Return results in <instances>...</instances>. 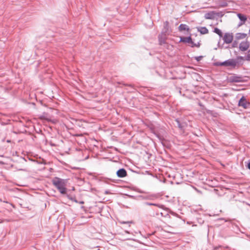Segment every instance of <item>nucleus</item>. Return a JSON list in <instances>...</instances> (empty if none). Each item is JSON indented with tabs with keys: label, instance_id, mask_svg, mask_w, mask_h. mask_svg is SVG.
I'll return each instance as SVG.
<instances>
[{
	"label": "nucleus",
	"instance_id": "obj_1",
	"mask_svg": "<svg viewBox=\"0 0 250 250\" xmlns=\"http://www.w3.org/2000/svg\"><path fill=\"white\" fill-rule=\"evenodd\" d=\"M244 58L242 56H239L236 59H229L223 62H217L214 63L215 66H224L226 67L230 66L232 68H235L237 64H243Z\"/></svg>",
	"mask_w": 250,
	"mask_h": 250
},
{
	"label": "nucleus",
	"instance_id": "obj_2",
	"mask_svg": "<svg viewBox=\"0 0 250 250\" xmlns=\"http://www.w3.org/2000/svg\"><path fill=\"white\" fill-rule=\"evenodd\" d=\"M52 183L55 188H59L63 186H66L67 180L55 177L52 180Z\"/></svg>",
	"mask_w": 250,
	"mask_h": 250
},
{
	"label": "nucleus",
	"instance_id": "obj_3",
	"mask_svg": "<svg viewBox=\"0 0 250 250\" xmlns=\"http://www.w3.org/2000/svg\"><path fill=\"white\" fill-rule=\"evenodd\" d=\"M222 38L224 43L229 44L233 41V36L232 33H226Z\"/></svg>",
	"mask_w": 250,
	"mask_h": 250
},
{
	"label": "nucleus",
	"instance_id": "obj_4",
	"mask_svg": "<svg viewBox=\"0 0 250 250\" xmlns=\"http://www.w3.org/2000/svg\"><path fill=\"white\" fill-rule=\"evenodd\" d=\"M238 106L247 109L250 106V103L247 102L246 98L244 96H242L238 102Z\"/></svg>",
	"mask_w": 250,
	"mask_h": 250
},
{
	"label": "nucleus",
	"instance_id": "obj_5",
	"mask_svg": "<svg viewBox=\"0 0 250 250\" xmlns=\"http://www.w3.org/2000/svg\"><path fill=\"white\" fill-rule=\"evenodd\" d=\"M229 80L230 83H239L243 82V78L236 75L230 76Z\"/></svg>",
	"mask_w": 250,
	"mask_h": 250
},
{
	"label": "nucleus",
	"instance_id": "obj_6",
	"mask_svg": "<svg viewBox=\"0 0 250 250\" xmlns=\"http://www.w3.org/2000/svg\"><path fill=\"white\" fill-rule=\"evenodd\" d=\"M250 46V43L248 41L242 42L239 44V49L242 51H246Z\"/></svg>",
	"mask_w": 250,
	"mask_h": 250
},
{
	"label": "nucleus",
	"instance_id": "obj_7",
	"mask_svg": "<svg viewBox=\"0 0 250 250\" xmlns=\"http://www.w3.org/2000/svg\"><path fill=\"white\" fill-rule=\"evenodd\" d=\"M237 17L241 21L238 24V26H240L245 23V22L247 20V18L246 15L241 13H238Z\"/></svg>",
	"mask_w": 250,
	"mask_h": 250
},
{
	"label": "nucleus",
	"instance_id": "obj_8",
	"mask_svg": "<svg viewBox=\"0 0 250 250\" xmlns=\"http://www.w3.org/2000/svg\"><path fill=\"white\" fill-rule=\"evenodd\" d=\"M215 11H210L205 14L204 17L206 19L208 20H213L215 18Z\"/></svg>",
	"mask_w": 250,
	"mask_h": 250
},
{
	"label": "nucleus",
	"instance_id": "obj_9",
	"mask_svg": "<svg viewBox=\"0 0 250 250\" xmlns=\"http://www.w3.org/2000/svg\"><path fill=\"white\" fill-rule=\"evenodd\" d=\"M117 175L118 177L124 178L127 175L126 171L125 168H120L116 172Z\"/></svg>",
	"mask_w": 250,
	"mask_h": 250
},
{
	"label": "nucleus",
	"instance_id": "obj_10",
	"mask_svg": "<svg viewBox=\"0 0 250 250\" xmlns=\"http://www.w3.org/2000/svg\"><path fill=\"white\" fill-rule=\"evenodd\" d=\"M166 35L167 34L161 33V35H159L158 36V39L159 42V44L160 45H163L166 43Z\"/></svg>",
	"mask_w": 250,
	"mask_h": 250
},
{
	"label": "nucleus",
	"instance_id": "obj_11",
	"mask_svg": "<svg viewBox=\"0 0 250 250\" xmlns=\"http://www.w3.org/2000/svg\"><path fill=\"white\" fill-rule=\"evenodd\" d=\"M197 29L201 34H206L208 32V29L206 27H197Z\"/></svg>",
	"mask_w": 250,
	"mask_h": 250
},
{
	"label": "nucleus",
	"instance_id": "obj_12",
	"mask_svg": "<svg viewBox=\"0 0 250 250\" xmlns=\"http://www.w3.org/2000/svg\"><path fill=\"white\" fill-rule=\"evenodd\" d=\"M169 29V23L167 21H165L164 23V28L163 29L162 33L167 34L168 32Z\"/></svg>",
	"mask_w": 250,
	"mask_h": 250
},
{
	"label": "nucleus",
	"instance_id": "obj_13",
	"mask_svg": "<svg viewBox=\"0 0 250 250\" xmlns=\"http://www.w3.org/2000/svg\"><path fill=\"white\" fill-rule=\"evenodd\" d=\"M247 36V34L244 33H237L235 34V38L237 40H241L245 39Z\"/></svg>",
	"mask_w": 250,
	"mask_h": 250
},
{
	"label": "nucleus",
	"instance_id": "obj_14",
	"mask_svg": "<svg viewBox=\"0 0 250 250\" xmlns=\"http://www.w3.org/2000/svg\"><path fill=\"white\" fill-rule=\"evenodd\" d=\"M191 40L192 39L190 36L188 37H181L180 42L189 43V42H191Z\"/></svg>",
	"mask_w": 250,
	"mask_h": 250
},
{
	"label": "nucleus",
	"instance_id": "obj_15",
	"mask_svg": "<svg viewBox=\"0 0 250 250\" xmlns=\"http://www.w3.org/2000/svg\"><path fill=\"white\" fill-rule=\"evenodd\" d=\"M178 28H179V30L180 31H182L184 30H187V31L189 30V28H188V26L185 24H181L179 25Z\"/></svg>",
	"mask_w": 250,
	"mask_h": 250
},
{
	"label": "nucleus",
	"instance_id": "obj_16",
	"mask_svg": "<svg viewBox=\"0 0 250 250\" xmlns=\"http://www.w3.org/2000/svg\"><path fill=\"white\" fill-rule=\"evenodd\" d=\"M59 192L62 194H65L66 193L67 188L66 186H63L61 188H57Z\"/></svg>",
	"mask_w": 250,
	"mask_h": 250
},
{
	"label": "nucleus",
	"instance_id": "obj_17",
	"mask_svg": "<svg viewBox=\"0 0 250 250\" xmlns=\"http://www.w3.org/2000/svg\"><path fill=\"white\" fill-rule=\"evenodd\" d=\"M213 32L219 35V37L222 38L223 37V33L220 29L219 28L216 27L214 29Z\"/></svg>",
	"mask_w": 250,
	"mask_h": 250
},
{
	"label": "nucleus",
	"instance_id": "obj_18",
	"mask_svg": "<svg viewBox=\"0 0 250 250\" xmlns=\"http://www.w3.org/2000/svg\"><path fill=\"white\" fill-rule=\"evenodd\" d=\"M144 204L146 205H148V206H154L159 207V205L158 204H155V203H148V202H145L144 203Z\"/></svg>",
	"mask_w": 250,
	"mask_h": 250
},
{
	"label": "nucleus",
	"instance_id": "obj_19",
	"mask_svg": "<svg viewBox=\"0 0 250 250\" xmlns=\"http://www.w3.org/2000/svg\"><path fill=\"white\" fill-rule=\"evenodd\" d=\"M223 16H224V14L222 12H216L215 17L216 16H217L218 17H222Z\"/></svg>",
	"mask_w": 250,
	"mask_h": 250
},
{
	"label": "nucleus",
	"instance_id": "obj_20",
	"mask_svg": "<svg viewBox=\"0 0 250 250\" xmlns=\"http://www.w3.org/2000/svg\"><path fill=\"white\" fill-rule=\"evenodd\" d=\"M202 58H203V57L200 56L195 57V58L197 60V61L199 62L202 59Z\"/></svg>",
	"mask_w": 250,
	"mask_h": 250
},
{
	"label": "nucleus",
	"instance_id": "obj_21",
	"mask_svg": "<svg viewBox=\"0 0 250 250\" xmlns=\"http://www.w3.org/2000/svg\"><path fill=\"white\" fill-rule=\"evenodd\" d=\"M67 197H68V198L69 199H70L71 200L73 201H74V202H75L77 203V201L76 199H74L73 198H72V197H70V196H69V195H67Z\"/></svg>",
	"mask_w": 250,
	"mask_h": 250
},
{
	"label": "nucleus",
	"instance_id": "obj_22",
	"mask_svg": "<svg viewBox=\"0 0 250 250\" xmlns=\"http://www.w3.org/2000/svg\"><path fill=\"white\" fill-rule=\"evenodd\" d=\"M189 43H190V44H191V47H195V45H196V43H194V42L192 41V40H191V42H189Z\"/></svg>",
	"mask_w": 250,
	"mask_h": 250
},
{
	"label": "nucleus",
	"instance_id": "obj_23",
	"mask_svg": "<svg viewBox=\"0 0 250 250\" xmlns=\"http://www.w3.org/2000/svg\"><path fill=\"white\" fill-rule=\"evenodd\" d=\"M246 59L247 61H250V54H248L247 55Z\"/></svg>",
	"mask_w": 250,
	"mask_h": 250
},
{
	"label": "nucleus",
	"instance_id": "obj_24",
	"mask_svg": "<svg viewBox=\"0 0 250 250\" xmlns=\"http://www.w3.org/2000/svg\"><path fill=\"white\" fill-rule=\"evenodd\" d=\"M132 223V222H125V221H123V222H121V224H130Z\"/></svg>",
	"mask_w": 250,
	"mask_h": 250
},
{
	"label": "nucleus",
	"instance_id": "obj_25",
	"mask_svg": "<svg viewBox=\"0 0 250 250\" xmlns=\"http://www.w3.org/2000/svg\"><path fill=\"white\" fill-rule=\"evenodd\" d=\"M176 121H177V124H178V127H179V128H182L181 125V124H180L179 122L178 121H177V120H176Z\"/></svg>",
	"mask_w": 250,
	"mask_h": 250
},
{
	"label": "nucleus",
	"instance_id": "obj_26",
	"mask_svg": "<svg viewBox=\"0 0 250 250\" xmlns=\"http://www.w3.org/2000/svg\"><path fill=\"white\" fill-rule=\"evenodd\" d=\"M247 167L250 170V161H249L248 163Z\"/></svg>",
	"mask_w": 250,
	"mask_h": 250
},
{
	"label": "nucleus",
	"instance_id": "obj_27",
	"mask_svg": "<svg viewBox=\"0 0 250 250\" xmlns=\"http://www.w3.org/2000/svg\"><path fill=\"white\" fill-rule=\"evenodd\" d=\"M196 45H195V47H199L200 46V43L199 42H198V43H196Z\"/></svg>",
	"mask_w": 250,
	"mask_h": 250
},
{
	"label": "nucleus",
	"instance_id": "obj_28",
	"mask_svg": "<svg viewBox=\"0 0 250 250\" xmlns=\"http://www.w3.org/2000/svg\"><path fill=\"white\" fill-rule=\"evenodd\" d=\"M83 201H82L80 202V204H83Z\"/></svg>",
	"mask_w": 250,
	"mask_h": 250
},
{
	"label": "nucleus",
	"instance_id": "obj_29",
	"mask_svg": "<svg viewBox=\"0 0 250 250\" xmlns=\"http://www.w3.org/2000/svg\"><path fill=\"white\" fill-rule=\"evenodd\" d=\"M105 193H108V191H105Z\"/></svg>",
	"mask_w": 250,
	"mask_h": 250
},
{
	"label": "nucleus",
	"instance_id": "obj_30",
	"mask_svg": "<svg viewBox=\"0 0 250 250\" xmlns=\"http://www.w3.org/2000/svg\"><path fill=\"white\" fill-rule=\"evenodd\" d=\"M249 32H250V30H249Z\"/></svg>",
	"mask_w": 250,
	"mask_h": 250
}]
</instances>
